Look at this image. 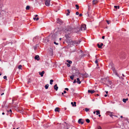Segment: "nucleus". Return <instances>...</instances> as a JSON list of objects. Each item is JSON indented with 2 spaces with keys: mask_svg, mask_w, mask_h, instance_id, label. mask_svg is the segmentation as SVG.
Wrapping results in <instances>:
<instances>
[{
  "mask_svg": "<svg viewBox=\"0 0 129 129\" xmlns=\"http://www.w3.org/2000/svg\"><path fill=\"white\" fill-rule=\"evenodd\" d=\"M113 64L112 63H111L109 65V66L110 67H111L112 68V70L113 72H114V73L116 75L117 74V72L115 70V68L113 67Z\"/></svg>",
  "mask_w": 129,
  "mask_h": 129,
  "instance_id": "nucleus-1",
  "label": "nucleus"
},
{
  "mask_svg": "<svg viewBox=\"0 0 129 129\" xmlns=\"http://www.w3.org/2000/svg\"><path fill=\"white\" fill-rule=\"evenodd\" d=\"M113 64L112 63H111L109 65V66L110 67H111L112 68V70L113 72H114V73L116 75L117 74V72L115 70V68L113 67Z\"/></svg>",
  "mask_w": 129,
  "mask_h": 129,
  "instance_id": "nucleus-2",
  "label": "nucleus"
},
{
  "mask_svg": "<svg viewBox=\"0 0 129 129\" xmlns=\"http://www.w3.org/2000/svg\"><path fill=\"white\" fill-rule=\"evenodd\" d=\"M40 38L38 36H36L33 39V41L35 42H38L39 41Z\"/></svg>",
  "mask_w": 129,
  "mask_h": 129,
  "instance_id": "nucleus-3",
  "label": "nucleus"
},
{
  "mask_svg": "<svg viewBox=\"0 0 129 129\" xmlns=\"http://www.w3.org/2000/svg\"><path fill=\"white\" fill-rule=\"evenodd\" d=\"M51 0H45V4L47 6H49L50 5Z\"/></svg>",
  "mask_w": 129,
  "mask_h": 129,
  "instance_id": "nucleus-4",
  "label": "nucleus"
},
{
  "mask_svg": "<svg viewBox=\"0 0 129 129\" xmlns=\"http://www.w3.org/2000/svg\"><path fill=\"white\" fill-rule=\"evenodd\" d=\"M80 42V41H74L73 42V44L76 45H77L78 44H79Z\"/></svg>",
  "mask_w": 129,
  "mask_h": 129,
  "instance_id": "nucleus-5",
  "label": "nucleus"
},
{
  "mask_svg": "<svg viewBox=\"0 0 129 129\" xmlns=\"http://www.w3.org/2000/svg\"><path fill=\"white\" fill-rule=\"evenodd\" d=\"M86 29V25L85 24L82 25L81 27V30H84Z\"/></svg>",
  "mask_w": 129,
  "mask_h": 129,
  "instance_id": "nucleus-6",
  "label": "nucleus"
},
{
  "mask_svg": "<svg viewBox=\"0 0 129 129\" xmlns=\"http://www.w3.org/2000/svg\"><path fill=\"white\" fill-rule=\"evenodd\" d=\"M57 23L59 24L60 25L62 24V21L59 18L57 19Z\"/></svg>",
  "mask_w": 129,
  "mask_h": 129,
  "instance_id": "nucleus-7",
  "label": "nucleus"
},
{
  "mask_svg": "<svg viewBox=\"0 0 129 129\" xmlns=\"http://www.w3.org/2000/svg\"><path fill=\"white\" fill-rule=\"evenodd\" d=\"M78 123L79 124H82L84 123V120L82 119H80L78 120Z\"/></svg>",
  "mask_w": 129,
  "mask_h": 129,
  "instance_id": "nucleus-8",
  "label": "nucleus"
},
{
  "mask_svg": "<svg viewBox=\"0 0 129 129\" xmlns=\"http://www.w3.org/2000/svg\"><path fill=\"white\" fill-rule=\"evenodd\" d=\"M113 113V112H110L109 111H107L106 112V113L107 114L109 115L110 117H112L113 115L112 114Z\"/></svg>",
  "mask_w": 129,
  "mask_h": 129,
  "instance_id": "nucleus-9",
  "label": "nucleus"
},
{
  "mask_svg": "<svg viewBox=\"0 0 129 129\" xmlns=\"http://www.w3.org/2000/svg\"><path fill=\"white\" fill-rule=\"evenodd\" d=\"M98 2V1L97 0H94L92 1V5H94L97 4Z\"/></svg>",
  "mask_w": 129,
  "mask_h": 129,
  "instance_id": "nucleus-10",
  "label": "nucleus"
},
{
  "mask_svg": "<svg viewBox=\"0 0 129 129\" xmlns=\"http://www.w3.org/2000/svg\"><path fill=\"white\" fill-rule=\"evenodd\" d=\"M103 45V44L102 43H101L100 45L99 44H97V46L99 48H102V47Z\"/></svg>",
  "mask_w": 129,
  "mask_h": 129,
  "instance_id": "nucleus-11",
  "label": "nucleus"
},
{
  "mask_svg": "<svg viewBox=\"0 0 129 129\" xmlns=\"http://www.w3.org/2000/svg\"><path fill=\"white\" fill-rule=\"evenodd\" d=\"M54 89L56 90V91L57 90L58 88V87L57 86V84H56L54 86Z\"/></svg>",
  "mask_w": 129,
  "mask_h": 129,
  "instance_id": "nucleus-12",
  "label": "nucleus"
},
{
  "mask_svg": "<svg viewBox=\"0 0 129 129\" xmlns=\"http://www.w3.org/2000/svg\"><path fill=\"white\" fill-rule=\"evenodd\" d=\"M39 74L41 76V77L43 76V74L45 73V72L44 71H43L41 72H39Z\"/></svg>",
  "mask_w": 129,
  "mask_h": 129,
  "instance_id": "nucleus-13",
  "label": "nucleus"
},
{
  "mask_svg": "<svg viewBox=\"0 0 129 129\" xmlns=\"http://www.w3.org/2000/svg\"><path fill=\"white\" fill-rule=\"evenodd\" d=\"M39 57V55H36L35 56V59H37L38 60H39L40 59Z\"/></svg>",
  "mask_w": 129,
  "mask_h": 129,
  "instance_id": "nucleus-14",
  "label": "nucleus"
},
{
  "mask_svg": "<svg viewBox=\"0 0 129 129\" xmlns=\"http://www.w3.org/2000/svg\"><path fill=\"white\" fill-rule=\"evenodd\" d=\"M95 92V91L94 90H88V93H94Z\"/></svg>",
  "mask_w": 129,
  "mask_h": 129,
  "instance_id": "nucleus-15",
  "label": "nucleus"
},
{
  "mask_svg": "<svg viewBox=\"0 0 129 129\" xmlns=\"http://www.w3.org/2000/svg\"><path fill=\"white\" fill-rule=\"evenodd\" d=\"M77 82L79 84H80L81 83V81H80V79L79 78H78L77 79Z\"/></svg>",
  "mask_w": 129,
  "mask_h": 129,
  "instance_id": "nucleus-16",
  "label": "nucleus"
},
{
  "mask_svg": "<svg viewBox=\"0 0 129 129\" xmlns=\"http://www.w3.org/2000/svg\"><path fill=\"white\" fill-rule=\"evenodd\" d=\"M52 40H55V35H52Z\"/></svg>",
  "mask_w": 129,
  "mask_h": 129,
  "instance_id": "nucleus-17",
  "label": "nucleus"
},
{
  "mask_svg": "<svg viewBox=\"0 0 129 129\" xmlns=\"http://www.w3.org/2000/svg\"><path fill=\"white\" fill-rule=\"evenodd\" d=\"M74 75H72L71 76H70V78L72 80L74 79Z\"/></svg>",
  "mask_w": 129,
  "mask_h": 129,
  "instance_id": "nucleus-18",
  "label": "nucleus"
},
{
  "mask_svg": "<svg viewBox=\"0 0 129 129\" xmlns=\"http://www.w3.org/2000/svg\"><path fill=\"white\" fill-rule=\"evenodd\" d=\"M128 100V98H126V99H123L122 100L123 102L125 103H126V101H127Z\"/></svg>",
  "mask_w": 129,
  "mask_h": 129,
  "instance_id": "nucleus-19",
  "label": "nucleus"
},
{
  "mask_svg": "<svg viewBox=\"0 0 129 129\" xmlns=\"http://www.w3.org/2000/svg\"><path fill=\"white\" fill-rule=\"evenodd\" d=\"M59 108H56L55 110V111L56 112L57 111L58 112H59Z\"/></svg>",
  "mask_w": 129,
  "mask_h": 129,
  "instance_id": "nucleus-20",
  "label": "nucleus"
},
{
  "mask_svg": "<svg viewBox=\"0 0 129 129\" xmlns=\"http://www.w3.org/2000/svg\"><path fill=\"white\" fill-rule=\"evenodd\" d=\"M49 85L48 84H47L45 86V88L46 89H47L48 88Z\"/></svg>",
  "mask_w": 129,
  "mask_h": 129,
  "instance_id": "nucleus-21",
  "label": "nucleus"
},
{
  "mask_svg": "<svg viewBox=\"0 0 129 129\" xmlns=\"http://www.w3.org/2000/svg\"><path fill=\"white\" fill-rule=\"evenodd\" d=\"M67 11L68 12V13H67L66 14V15L67 16H68L69 15V14L70 13V10H68Z\"/></svg>",
  "mask_w": 129,
  "mask_h": 129,
  "instance_id": "nucleus-22",
  "label": "nucleus"
},
{
  "mask_svg": "<svg viewBox=\"0 0 129 129\" xmlns=\"http://www.w3.org/2000/svg\"><path fill=\"white\" fill-rule=\"evenodd\" d=\"M22 66L21 65H19L18 67V68L19 69L21 70L22 69Z\"/></svg>",
  "mask_w": 129,
  "mask_h": 129,
  "instance_id": "nucleus-23",
  "label": "nucleus"
},
{
  "mask_svg": "<svg viewBox=\"0 0 129 129\" xmlns=\"http://www.w3.org/2000/svg\"><path fill=\"white\" fill-rule=\"evenodd\" d=\"M96 115H98L99 114H100V112L99 111V110H96Z\"/></svg>",
  "mask_w": 129,
  "mask_h": 129,
  "instance_id": "nucleus-24",
  "label": "nucleus"
},
{
  "mask_svg": "<svg viewBox=\"0 0 129 129\" xmlns=\"http://www.w3.org/2000/svg\"><path fill=\"white\" fill-rule=\"evenodd\" d=\"M114 7L115 8H116V9H119V6H114Z\"/></svg>",
  "mask_w": 129,
  "mask_h": 129,
  "instance_id": "nucleus-25",
  "label": "nucleus"
},
{
  "mask_svg": "<svg viewBox=\"0 0 129 129\" xmlns=\"http://www.w3.org/2000/svg\"><path fill=\"white\" fill-rule=\"evenodd\" d=\"M67 62H68V63L69 64H71L72 63V61H71V60H67Z\"/></svg>",
  "mask_w": 129,
  "mask_h": 129,
  "instance_id": "nucleus-26",
  "label": "nucleus"
},
{
  "mask_svg": "<svg viewBox=\"0 0 129 129\" xmlns=\"http://www.w3.org/2000/svg\"><path fill=\"white\" fill-rule=\"evenodd\" d=\"M53 81V80L52 79H51L50 80V84H52V82Z\"/></svg>",
  "mask_w": 129,
  "mask_h": 129,
  "instance_id": "nucleus-27",
  "label": "nucleus"
},
{
  "mask_svg": "<svg viewBox=\"0 0 129 129\" xmlns=\"http://www.w3.org/2000/svg\"><path fill=\"white\" fill-rule=\"evenodd\" d=\"M29 8H30V7L28 6H26V9L27 10H28L29 9Z\"/></svg>",
  "mask_w": 129,
  "mask_h": 129,
  "instance_id": "nucleus-28",
  "label": "nucleus"
},
{
  "mask_svg": "<svg viewBox=\"0 0 129 129\" xmlns=\"http://www.w3.org/2000/svg\"><path fill=\"white\" fill-rule=\"evenodd\" d=\"M86 121L88 123H89L90 122V120L88 119H87L86 120Z\"/></svg>",
  "mask_w": 129,
  "mask_h": 129,
  "instance_id": "nucleus-29",
  "label": "nucleus"
},
{
  "mask_svg": "<svg viewBox=\"0 0 129 129\" xmlns=\"http://www.w3.org/2000/svg\"><path fill=\"white\" fill-rule=\"evenodd\" d=\"M89 109L87 108H86L85 109V110L86 112H87L89 110Z\"/></svg>",
  "mask_w": 129,
  "mask_h": 129,
  "instance_id": "nucleus-30",
  "label": "nucleus"
},
{
  "mask_svg": "<svg viewBox=\"0 0 129 129\" xmlns=\"http://www.w3.org/2000/svg\"><path fill=\"white\" fill-rule=\"evenodd\" d=\"M75 6L76 7V9H79V6L77 5H76Z\"/></svg>",
  "mask_w": 129,
  "mask_h": 129,
  "instance_id": "nucleus-31",
  "label": "nucleus"
},
{
  "mask_svg": "<svg viewBox=\"0 0 129 129\" xmlns=\"http://www.w3.org/2000/svg\"><path fill=\"white\" fill-rule=\"evenodd\" d=\"M3 78H4V79L7 80V77L6 76H4Z\"/></svg>",
  "mask_w": 129,
  "mask_h": 129,
  "instance_id": "nucleus-32",
  "label": "nucleus"
},
{
  "mask_svg": "<svg viewBox=\"0 0 129 129\" xmlns=\"http://www.w3.org/2000/svg\"><path fill=\"white\" fill-rule=\"evenodd\" d=\"M70 64L67 63V66L68 67H69L70 66Z\"/></svg>",
  "mask_w": 129,
  "mask_h": 129,
  "instance_id": "nucleus-33",
  "label": "nucleus"
},
{
  "mask_svg": "<svg viewBox=\"0 0 129 129\" xmlns=\"http://www.w3.org/2000/svg\"><path fill=\"white\" fill-rule=\"evenodd\" d=\"M74 106L75 107H76V102H74Z\"/></svg>",
  "mask_w": 129,
  "mask_h": 129,
  "instance_id": "nucleus-34",
  "label": "nucleus"
},
{
  "mask_svg": "<svg viewBox=\"0 0 129 129\" xmlns=\"http://www.w3.org/2000/svg\"><path fill=\"white\" fill-rule=\"evenodd\" d=\"M54 43L55 44H56V45H58V43H56L55 42H54Z\"/></svg>",
  "mask_w": 129,
  "mask_h": 129,
  "instance_id": "nucleus-35",
  "label": "nucleus"
},
{
  "mask_svg": "<svg viewBox=\"0 0 129 129\" xmlns=\"http://www.w3.org/2000/svg\"><path fill=\"white\" fill-rule=\"evenodd\" d=\"M65 36H66V38H68L69 37V36H68L67 35V34H65Z\"/></svg>",
  "mask_w": 129,
  "mask_h": 129,
  "instance_id": "nucleus-36",
  "label": "nucleus"
},
{
  "mask_svg": "<svg viewBox=\"0 0 129 129\" xmlns=\"http://www.w3.org/2000/svg\"><path fill=\"white\" fill-rule=\"evenodd\" d=\"M98 129H102L101 127L100 126H99Z\"/></svg>",
  "mask_w": 129,
  "mask_h": 129,
  "instance_id": "nucleus-37",
  "label": "nucleus"
},
{
  "mask_svg": "<svg viewBox=\"0 0 129 129\" xmlns=\"http://www.w3.org/2000/svg\"><path fill=\"white\" fill-rule=\"evenodd\" d=\"M76 14L77 15H78L79 14V12H76Z\"/></svg>",
  "mask_w": 129,
  "mask_h": 129,
  "instance_id": "nucleus-38",
  "label": "nucleus"
},
{
  "mask_svg": "<svg viewBox=\"0 0 129 129\" xmlns=\"http://www.w3.org/2000/svg\"><path fill=\"white\" fill-rule=\"evenodd\" d=\"M95 63L96 64L97 63H98V61L97 60H95Z\"/></svg>",
  "mask_w": 129,
  "mask_h": 129,
  "instance_id": "nucleus-39",
  "label": "nucleus"
},
{
  "mask_svg": "<svg viewBox=\"0 0 129 129\" xmlns=\"http://www.w3.org/2000/svg\"><path fill=\"white\" fill-rule=\"evenodd\" d=\"M76 82V79H75L73 81V83H75Z\"/></svg>",
  "mask_w": 129,
  "mask_h": 129,
  "instance_id": "nucleus-40",
  "label": "nucleus"
},
{
  "mask_svg": "<svg viewBox=\"0 0 129 129\" xmlns=\"http://www.w3.org/2000/svg\"><path fill=\"white\" fill-rule=\"evenodd\" d=\"M64 89L67 90H69V89L68 88H66Z\"/></svg>",
  "mask_w": 129,
  "mask_h": 129,
  "instance_id": "nucleus-41",
  "label": "nucleus"
},
{
  "mask_svg": "<svg viewBox=\"0 0 129 129\" xmlns=\"http://www.w3.org/2000/svg\"><path fill=\"white\" fill-rule=\"evenodd\" d=\"M39 19V18L38 17H37V18H36V20L37 21V20H38Z\"/></svg>",
  "mask_w": 129,
  "mask_h": 129,
  "instance_id": "nucleus-42",
  "label": "nucleus"
},
{
  "mask_svg": "<svg viewBox=\"0 0 129 129\" xmlns=\"http://www.w3.org/2000/svg\"><path fill=\"white\" fill-rule=\"evenodd\" d=\"M82 14H80L79 15V16L80 17H81L82 16Z\"/></svg>",
  "mask_w": 129,
  "mask_h": 129,
  "instance_id": "nucleus-43",
  "label": "nucleus"
},
{
  "mask_svg": "<svg viewBox=\"0 0 129 129\" xmlns=\"http://www.w3.org/2000/svg\"><path fill=\"white\" fill-rule=\"evenodd\" d=\"M71 104H72V106H74V104H73V102H71Z\"/></svg>",
  "mask_w": 129,
  "mask_h": 129,
  "instance_id": "nucleus-44",
  "label": "nucleus"
},
{
  "mask_svg": "<svg viewBox=\"0 0 129 129\" xmlns=\"http://www.w3.org/2000/svg\"><path fill=\"white\" fill-rule=\"evenodd\" d=\"M63 93H66V91L65 90H64L63 91Z\"/></svg>",
  "mask_w": 129,
  "mask_h": 129,
  "instance_id": "nucleus-45",
  "label": "nucleus"
},
{
  "mask_svg": "<svg viewBox=\"0 0 129 129\" xmlns=\"http://www.w3.org/2000/svg\"><path fill=\"white\" fill-rule=\"evenodd\" d=\"M102 39H104V38H105V36H103L102 37Z\"/></svg>",
  "mask_w": 129,
  "mask_h": 129,
  "instance_id": "nucleus-46",
  "label": "nucleus"
},
{
  "mask_svg": "<svg viewBox=\"0 0 129 129\" xmlns=\"http://www.w3.org/2000/svg\"><path fill=\"white\" fill-rule=\"evenodd\" d=\"M38 16V15H35V16H34L35 17H37Z\"/></svg>",
  "mask_w": 129,
  "mask_h": 129,
  "instance_id": "nucleus-47",
  "label": "nucleus"
},
{
  "mask_svg": "<svg viewBox=\"0 0 129 129\" xmlns=\"http://www.w3.org/2000/svg\"><path fill=\"white\" fill-rule=\"evenodd\" d=\"M107 23L108 24H109V21L107 20Z\"/></svg>",
  "mask_w": 129,
  "mask_h": 129,
  "instance_id": "nucleus-48",
  "label": "nucleus"
},
{
  "mask_svg": "<svg viewBox=\"0 0 129 129\" xmlns=\"http://www.w3.org/2000/svg\"><path fill=\"white\" fill-rule=\"evenodd\" d=\"M37 45L36 46V47H34V50H36V48H37Z\"/></svg>",
  "mask_w": 129,
  "mask_h": 129,
  "instance_id": "nucleus-49",
  "label": "nucleus"
},
{
  "mask_svg": "<svg viewBox=\"0 0 129 129\" xmlns=\"http://www.w3.org/2000/svg\"><path fill=\"white\" fill-rule=\"evenodd\" d=\"M36 17L33 18V19L34 20H36Z\"/></svg>",
  "mask_w": 129,
  "mask_h": 129,
  "instance_id": "nucleus-50",
  "label": "nucleus"
},
{
  "mask_svg": "<svg viewBox=\"0 0 129 129\" xmlns=\"http://www.w3.org/2000/svg\"><path fill=\"white\" fill-rule=\"evenodd\" d=\"M104 96L105 97H106V96H107V95L106 94H105L104 95Z\"/></svg>",
  "mask_w": 129,
  "mask_h": 129,
  "instance_id": "nucleus-51",
  "label": "nucleus"
},
{
  "mask_svg": "<svg viewBox=\"0 0 129 129\" xmlns=\"http://www.w3.org/2000/svg\"><path fill=\"white\" fill-rule=\"evenodd\" d=\"M9 111L10 112H12L11 110V109H10V110H9Z\"/></svg>",
  "mask_w": 129,
  "mask_h": 129,
  "instance_id": "nucleus-52",
  "label": "nucleus"
},
{
  "mask_svg": "<svg viewBox=\"0 0 129 129\" xmlns=\"http://www.w3.org/2000/svg\"><path fill=\"white\" fill-rule=\"evenodd\" d=\"M95 112H96L94 111L93 112V113L94 114H95Z\"/></svg>",
  "mask_w": 129,
  "mask_h": 129,
  "instance_id": "nucleus-53",
  "label": "nucleus"
},
{
  "mask_svg": "<svg viewBox=\"0 0 129 129\" xmlns=\"http://www.w3.org/2000/svg\"><path fill=\"white\" fill-rule=\"evenodd\" d=\"M4 114H5V113H4V112H3V113H2V115H4Z\"/></svg>",
  "mask_w": 129,
  "mask_h": 129,
  "instance_id": "nucleus-54",
  "label": "nucleus"
},
{
  "mask_svg": "<svg viewBox=\"0 0 129 129\" xmlns=\"http://www.w3.org/2000/svg\"><path fill=\"white\" fill-rule=\"evenodd\" d=\"M106 94H107L108 93V91H106Z\"/></svg>",
  "mask_w": 129,
  "mask_h": 129,
  "instance_id": "nucleus-55",
  "label": "nucleus"
},
{
  "mask_svg": "<svg viewBox=\"0 0 129 129\" xmlns=\"http://www.w3.org/2000/svg\"><path fill=\"white\" fill-rule=\"evenodd\" d=\"M4 94V93H2V94H1V95H3V94Z\"/></svg>",
  "mask_w": 129,
  "mask_h": 129,
  "instance_id": "nucleus-56",
  "label": "nucleus"
},
{
  "mask_svg": "<svg viewBox=\"0 0 129 129\" xmlns=\"http://www.w3.org/2000/svg\"><path fill=\"white\" fill-rule=\"evenodd\" d=\"M99 117H101V115H100V114H99Z\"/></svg>",
  "mask_w": 129,
  "mask_h": 129,
  "instance_id": "nucleus-57",
  "label": "nucleus"
},
{
  "mask_svg": "<svg viewBox=\"0 0 129 129\" xmlns=\"http://www.w3.org/2000/svg\"><path fill=\"white\" fill-rule=\"evenodd\" d=\"M61 38H60L59 39V40H60V41L61 40Z\"/></svg>",
  "mask_w": 129,
  "mask_h": 129,
  "instance_id": "nucleus-58",
  "label": "nucleus"
},
{
  "mask_svg": "<svg viewBox=\"0 0 129 129\" xmlns=\"http://www.w3.org/2000/svg\"><path fill=\"white\" fill-rule=\"evenodd\" d=\"M122 75L123 76V77L124 76V75H123V74H122Z\"/></svg>",
  "mask_w": 129,
  "mask_h": 129,
  "instance_id": "nucleus-59",
  "label": "nucleus"
},
{
  "mask_svg": "<svg viewBox=\"0 0 129 129\" xmlns=\"http://www.w3.org/2000/svg\"><path fill=\"white\" fill-rule=\"evenodd\" d=\"M120 117H121V118H122V117H123V116H120Z\"/></svg>",
  "mask_w": 129,
  "mask_h": 129,
  "instance_id": "nucleus-60",
  "label": "nucleus"
},
{
  "mask_svg": "<svg viewBox=\"0 0 129 129\" xmlns=\"http://www.w3.org/2000/svg\"><path fill=\"white\" fill-rule=\"evenodd\" d=\"M63 94H63V92H62V95H63Z\"/></svg>",
  "mask_w": 129,
  "mask_h": 129,
  "instance_id": "nucleus-61",
  "label": "nucleus"
},
{
  "mask_svg": "<svg viewBox=\"0 0 129 129\" xmlns=\"http://www.w3.org/2000/svg\"><path fill=\"white\" fill-rule=\"evenodd\" d=\"M88 7V9H89L90 8V7L89 6Z\"/></svg>",
  "mask_w": 129,
  "mask_h": 129,
  "instance_id": "nucleus-62",
  "label": "nucleus"
},
{
  "mask_svg": "<svg viewBox=\"0 0 129 129\" xmlns=\"http://www.w3.org/2000/svg\"><path fill=\"white\" fill-rule=\"evenodd\" d=\"M19 128V127H18V128H17L16 129H18Z\"/></svg>",
  "mask_w": 129,
  "mask_h": 129,
  "instance_id": "nucleus-63",
  "label": "nucleus"
},
{
  "mask_svg": "<svg viewBox=\"0 0 129 129\" xmlns=\"http://www.w3.org/2000/svg\"><path fill=\"white\" fill-rule=\"evenodd\" d=\"M13 129H15V128H13Z\"/></svg>",
  "mask_w": 129,
  "mask_h": 129,
  "instance_id": "nucleus-64",
  "label": "nucleus"
}]
</instances>
